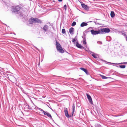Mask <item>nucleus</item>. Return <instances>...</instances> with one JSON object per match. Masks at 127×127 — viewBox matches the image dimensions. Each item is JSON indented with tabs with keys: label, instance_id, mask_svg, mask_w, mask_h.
Wrapping results in <instances>:
<instances>
[{
	"label": "nucleus",
	"instance_id": "10",
	"mask_svg": "<svg viewBox=\"0 0 127 127\" xmlns=\"http://www.w3.org/2000/svg\"><path fill=\"white\" fill-rule=\"evenodd\" d=\"M82 6L83 8L86 10H88L89 8V7L88 6L84 4H82Z\"/></svg>",
	"mask_w": 127,
	"mask_h": 127
},
{
	"label": "nucleus",
	"instance_id": "27",
	"mask_svg": "<svg viewBox=\"0 0 127 127\" xmlns=\"http://www.w3.org/2000/svg\"><path fill=\"white\" fill-rule=\"evenodd\" d=\"M94 23L96 24H99V23L97 22V21H95Z\"/></svg>",
	"mask_w": 127,
	"mask_h": 127
},
{
	"label": "nucleus",
	"instance_id": "3",
	"mask_svg": "<svg viewBox=\"0 0 127 127\" xmlns=\"http://www.w3.org/2000/svg\"><path fill=\"white\" fill-rule=\"evenodd\" d=\"M56 45L57 50L61 53H63L64 52V51L62 49L60 44L57 41Z\"/></svg>",
	"mask_w": 127,
	"mask_h": 127
},
{
	"label": "nucleus",
	"instance_id": "22",
	"mask_svg": "<svg viewBox=\"0 0 127 127\" xmlns=\"http://www.w3.org/2000/svg\"><path fill=\"white\" fill-rule=\"evenodd\" d=\"M37 109L39 110H40V111H42L43 112V111H44V110H42V109H41L40 108H37Z\"/></svg>",
	"mask_w": 127,
	"mask_h": 127
},
{
	"label": "nucleus",
	"instance_id": "6",
	"mask_svg": "<svg viewBox=\"0 0 127 127\" xmlns=\"http://www.w3.org/2000/svg\"><path fill=\"white\" fill-rule=\"evenodd\" d=\"M43 113L44 115H47L48 117L50 118L51 119H52L51 115L47 111H43Z\"/></svg>",
	"mask_w": 127,
	"mask_h": 127
},
{
	"label": "nucleus",
	"instance_id": "25",
	"mask_svg": "<svg viewBox=\"0 0 127 127\" xmlns=\"http://www.w3.org/2000/svg\"><path fill=\"white\" fill-rule=\"evenodd\" d=\"M83 43L84 44H86V42L85 40H84L83 41Z\"/></svg>",
	"mask_w": 127,
	"mask_h": 127
},
{
	"label": "nucleus",
	"instance_id": "11",
	"mask_svg": "<svg viewBox=\"0 0 127 127\" xmlns=\"http://www.w3.org/2000/svg\"><path fill=\"white\" fill-rule=\"evenodd\" d=\"M91 53L92 54H91V55L94 58H97L98 57V56L97 55L92 52H91Z\"/></svg>",
	"mask_w": 127,
	"mask_h": 127
},
{
	"label": "nucleus",
	"instance_id": "2",
	"mask_svg": "<svg viewBox=\"0 0 127 127\" xmlns=\"http://www.w3.org/2000/svg\"><path fill=\"white\" fill-rule=\"evenodd\" d=\"M29 22L30 24H32L35 23H41V21L40 20L36 18H31L29 20Z\"/></svg>",
	"mask_w": 127,
	"mask_h": 127
},
{
	"label": "nucleus",
	"instance_id": "31",
	"mask_svg": "<svg viewBox=\"0 0 127 127\" xmlns=\"http://www.w3.org/2000/svg\"><path fill=\"white\" fill-rule=\"evenodd\" d=\"M117 66V67H118V66Z\"/></svg>",
	"mask_w": 127,
	"mask_h": 127
},
{
	"label": "nucleus",
	"instance_id": "9",
	"mask_svg": "<svg viewBox=\"0 0 127 127\" xmlns=\"http://www.w3.org/2000/svg\"><path fill=\"white\" fill-rule=\"evenodd\" d=\"M76 45L77 47L79 48H83V47L81 45L79 44L78 42H76Z\"/></svg>",
	"mask_w": 127,
	"mask_h": 127
},
{
	"label": "nucleus",
	"instance_id": "7",
	"mask_svg": "<svg viewBox=\"0 0 127 127\" xmlns=\"http://www.w3.org/2000/svg\"><path fill=\"white\" fill-rule=\"evenodd\" d=\"M65 116L68 118H69L71 117V116H69L68 114V112L67 109L65 110H64Z\"/></svg>",
	"mask_w": 127,
	"mask_h": 127
},
{
	"label": "nucleus",
	"instance_id": "15",
	"mask_svg": "<svg viewBox=\"0 0 127 127\" xmlns=\"http://www.w3.org/2000/svg\"><path fill=\"white\" fill-rule=\"evenodd\" d=\"M110 15L111 17L113 18L115 16L114 13L113 11H111V12Z\"/></svg>",
	"mask_w": 127,
	"mask_h": 127
},
{
	"label": "nucleus",
	"instance_id": "24",
	"mask_svg": "<svg viewBox=\"0 0 127 127\" xmlns=\"http://www.w3.org/2000/svg\"><path fill=\"white\" fill-rule=\"evenodd\" d=\"M64 9L65 10H66V4L64 5Z\"/></svg>",
	"mask_w": 127,
	"mask_h": 127
},
{
	"label": "nucleus",
	"instance_id": "20",
	"mask_svg": "<svg viewBox=\"0 0 127 127\" xmlns=\"http://www.w3.org/2000/svg\"><path fill=\"white\" fill-rule=\"evenodd\" d=\"M76 24V22H73L71 24V26H75Z\"/></svg>",
	"mask_w": 127,
	"mask_h": 127
},
{
	"label": "nucleus",
	"instance_id": "18",
	"mask_svg": "<svg viewBox=\"0 0 127 127\" xmlns=\"http://www.w3.org/2000/svg\"><path fill=\"white\" fill-rule=\"evenodd\" d=\"M100 76H101V77L103 79H106L108 77H106L104 76L100 75Z\"/></svg>",
	"mask_w": 127,
	"mask_h": 127
},
{
	"label": "nucleus",
	"instance_id": "16",
	"mask_svg": "<svg viewBox=\"0 0 127 127\" xmlns=\"http://www.w3.org/2000/svg\"><path fill=\"white\" fill-rule=\"evenodd\" d=\"M108 63H111V64H127V62H123V63H119V64H115V63H109V62H108Z\"/></svg>",
	"mask_w": 127,
	"mask_h": 127
},
{
	"label": "nucleus",
	"instance_id": "19",
	"mask_svg": "<svg viewBox=\"0 0 127 127\" xmlns=\"http://www.w3.org/2000/svg\"><path fill=\"white\" fill-rule=\"evenodd\" d=\"M119 67L121 68H124L126 67V66L125 65H120L119 66Z\"/></svg>",
	"mask_w": 127,
	"mask_h": 127
},
{
	"label": "nucleus",
	"instance_id": "21",
	"mask_svg": "<svg viewBox=\"0 0 127 127\" xmlns=\"http://www.w3.org/2000/svg\"><path fill=\"white\" fill-rule=\"evenodd\" d=\"M62 32L63 33H64L65 32V30L64 29H63L62 30Z\"/></svg>",
	"mask_w": 127,
	"mask_h": 127
},
{
	"label": "nucleus",
	"instance_id": "30",
	"mask_svg": "<svg viewBox=\"0 0 127 127\" xmlns=\"http://www.w3.org/2000/svg\"><path fill=\"white\" fill-rule=\"evenodd\" d=\"M110 38V37L109 36H108V37H107L106 38Z\"/></svg>",
	"mask_w": 127,
	"mask_h": 127
},
{
	"label": "nucleus",
	"instance_id": "28",
	"mask_svg": "<svg viewBox=\"0 0 127 127\" xmlns=\"http://www.w3.org/2000/svg\"><path fill=\"white\" fill-rule=\"evenodd\" d=\"M62 0H58L59 1H62Z\"/></svg>",
	"mask_w": 127,
	"mask_h": 127
},
{
	"label": "nucleus",
	"instance_id": "26",
	"mask_svg": "<svg viewBox=\"0 0 127 127\" xmlns=\"http://www.w3.org/2000/svg\"><path fill=\"white\" fill-rule=\"evenodd\" d=\"M75 41H76V40L75 39H74V38L72 40V42H75Z\"/></svg>",
	"mask_w": 127,
	"mask_h": 127
},
{
	"label": "nucleus",
	"instance_id": "13",
	"mask_svg": "<svg viewBox=\"0 0 127 127\" xmlns=\"http://www.w3.org/2000/svg\"><path fill=\"white\" fill-rule=\"evenodd\" d=\"M48 27L47 25L44 26L43 28L45 32H46L48 30Z\"/></svg>",
	"mask_w": 127,
	"mask_h": 127
},
{
	"label": "nucleus",
	"instance_id": "17",
	"mask_svg": "<svg viewBox=\"0 0 127 127\" xmlns=\"http://www.w3.org/2000/svg\"><path fill=\"white\" fill-rule=\"evenodd\" d=\"M72 116L73 115L75 111V106L74 105H73L72 106Z\"/></svg>",
	"mask_w": 127,
	"mask_h": 127
},
{
	"label": "nucleus",
	"instance_id": "14",
	"mask_svg": "<svg viewBox=\"0 0 127 127\" xmlns=\"http://www.w3.org/2000/svg\"><path fill=\"white\" fill-rule=\"evenodd\" d=\"M88 25V24L87 23H86L85 22H84L82 23L81 24L80 26L81 27H83L84 26H86L87 25Z\"/></svg>",
	"mask_w": 127,
	"mask_h": 127
},
{
	"label": "nucleus",
	"instance_id": "12",
	"mask_svg": "<svg viewBox=\"0 0 127 127\" xmlns=\"http://www.w3.org/2000/svg\"><path fill=\"white\" fill-rule=\"evenodd\" d=\"M82 70L84 71L87 75H88L89 73L88 72L87 70L86 69L84 68H80Z\"/></svg>",
	"mask_w": 127,
	"mask_h": 127
},
{
	"label": "nucleus",
	"instance_id": "29",
	"mask_svg": "<svg viewBox=\"0 0 127 127\" xmlns=\"http://www.w3.org/2000/svg\"><path fill=\"white\" fill-rule=\"evenodd\" d=\"M126 41H127V37H126Z\"/></svg>",
	"mask_w": 127,
	"mask_h": 127
},
{
	"label": "nucleus",
	"instance_id": "8",
	"mask_svg": "<svg viewBox=\"0 0 127 127\" xmlns=\"http://www.w3.org/2000/svg\"><path fill=\"white\" fill-rule=\"evenodd\" d=\"M74 29L73 28H71L69 29V32L71 34H74Z\"/></svg>",
	"mask_w": 127,
	"mask_h": 127
},
{
	"label": "nucleus",
	"instance_id": "5",
	"mask_svg": "<svg viewBox=\"0 0 127 127\" xmlns=\"http://www.w3.org/2000/svg\"><path fill=\"white\" fill-rule=\"evenodd\" d=\"M86 95L90 102L92 104H93V101L91 96L88 94H86Z\"/></svg>",
	"mask_w": 127,
	"mask_h": 127
},
{
	"label": "nucleus",
	"instance_id": "23",
	"mask_svg": "<svg viewBox=\"0 0 127 127\" xmlns=\"http://www.w3.org/2000/svg\"><path fill=\"white\" fill-rule=\"evenodd\" d=\"M96 127H101L99 124H97L96 125Z\"/></svg>",
	"mask_w": 127,
	"mask_h": 127
},
{
	"label": "nucleus",
	"instance_id": "1",
	"mask_svg": "<svg viewBox=\"0 0 127 127\" xmlns=\"http://www.w3.org/2000/svg\"><path fill=\"white\" fill-rule=\"evenodd\" d=\"M110 31V30L108 28H101L98 30H91L90 32L93 35H95L98 34H102L104 33H108Z\"/></svg>",
	"mask_w": 127,
	"mask_h": 127
},
{
	"label": "nucleus",
	"instance_id": "4",
	"mask_svg": "<svg viewBox=\"0 0 127 127\" xmlns=\"http://www.w3.org/2000/svg\"><path fill=\"white\" fill-rule=\"evenodd\" d=\"M20 9V7L18 6H16V7H13L12 8V10L13 12H18Z\"/></svg>",
	"mask_w": 127,
	"mask_h": 127
}]
</instances>
